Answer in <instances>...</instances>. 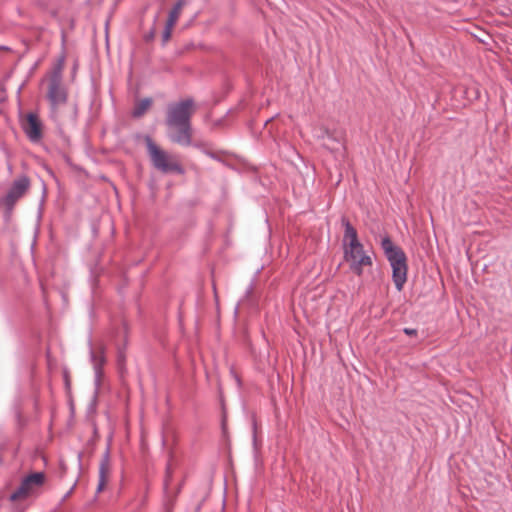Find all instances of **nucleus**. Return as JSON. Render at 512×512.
Returning <instances> with one entry per match:
<instances>
[{"label":"nucleus","mask_w":512,"mask_h":512,"mask_svg":"<svg viewBox=\"0 0 512 512\" xmlns=\"http://www.w3.org/2000/svg\"><path fill=\"white\" fill-rule=\"evenodd\" d=\"M169 478H170V466L168 465L167 469H166V479H165V483H164L165 489L168 488Z\"/></svg>","instance_id":"18"},{"label":"nucleus","mask_w":512,"mask_h":512,"mask_svg":"<svg viewBox=\"0 0 512 512\" xmlns=\"http://www.w3.org/2000/svg\"><path fill=\"white\" fill-rule=\"evenodd\" d=\"M43 480L44 476L42 473H34L29 475L22 481L19 488L11 494L10 499L12 501H15L17 499L27 496L32 487L42 484Z\"/></svg>","instance_id":"9"},{"label":"nucleus","mask_w":512,"mask_h":512,"mask_svg":"<svg viewBox=\"0 0 512 512\" xmlns=\"http://www.w3.org/2000/svg\"><path fill=\"white\" fill-rule=\"evenodd\" d=\"M61 74L59 71L53 73L49 80L47 97L51 104L54 117H57L58 110L67 102V92L62 85Z\"/></svg>","instance_id":"5"},{"label":"nucleus","mask_w":512,"mask_h":512,"mask_svg":"<svg viewBox=\"0 0 512 512\" xmlns=\"http://www.w3.org/2000/svg\"><path fill=\"white\" fill-rule=\"evenodd\" d=\"M22 86L18 88V94L21 92Z\"/></svg>","instance_id":"19"},{"label":"nucleus","mask_w":512,"mask_h":512,"mask_svg":"<svg viewBox=\"0 0 512 512\" xmlns=\"http://www.w3.org/2000/svg\"><path fill=\"white\" fill-rule=\"evenodd\" d=\"M29 184V179L26 176L16 179L3 199L4 204L11 208L15 202L25 194L29 188Z\"/></svg>","instance_id":"8"},{"label":"nucleus","mask_w":512,"mask_h":512,"mask_svg":"<svg viewBox=\"0 0 512 512\" xmlns=\"http://www.w3.org/2000/svg\"><path fill=\"white\" fill-rule=\"evenodd\" d=\"M194 101L190 98L172 103L167 108L166 124L171 130V141L189 146L192 142L190 119L194 113Z\"/></svg>","instance_id":"1"},{"label":"nucleus","mask_w":512,"mask_h":512,"mask_svg":"<svg viewBox=\"0 0 512 512\" xmlns=\"http://www.w3.org/2000/svg\"><path fill=\"white\" fill-rule=\"evenodd\" d=\"M7 100V92L3 84H0V113L2 112V106Z\"/></svg>","instance_id":"14"},{"label":"nucleus","mask_w":512,"mask_h":512,"mask_svg":"<svg viewBox=\"0 0 512 512\" xmlns=\"http://www.w3.org/2000/svg\"><path fill=\"white\" fill-rule=\"evenodd\" d=\"M109 472H110L109 456H108V452H107L104 455V457L100 463V467H99V483L97 486L98 493L104 489V487L108 481Z\"/></svg>","instance_id":"11"},{"label":"nucleus","mask_w":512,"mask_h":512,"mask_svg":"<svg viewBox=\"0 0 512 512\" xmlns=\"http://www.w3.org/2000/svg\"><path fill=\"white\" fill-rule=\"evenodd\" d=\"M343 225L345 227L343 236L344 258L351 271L361 276L365 267L372 266V258L364 250L362 243L358 240L357 231L349 221L343 219Z\"/></svg>","instance_id":"2"},{"label":"nucleus","mask_w":512,"mask_h":512,"mask_svg":"<svg viewBox=\"0 0 512 512\" xmlns=\"http://www.w3.org/2000/svg\"><path fill=\"white\" fill-rule=\"evenodd\" d=\"M22 128L31 142L37 143L42 138V123L35 113L27 114L22 122Z\"/></svg>","instance_id":"7"},{"label":"nucleus","mask_w":512,"mask_h":512,"mask_svg":"<svg viewBox=\"0 0 512 512\" xmlns=\"http://www.w3.org/2000/svg\"><path fill=\"white\" fill-rule=\"evenodd\" d=\"M381 248L392 268V279L398 291L403 289L407 281V258L404 251L396 246L390 237L385 236L381 239Z\"/></svg>","instance_id":"3"},{"label":"nucleus","mask_w":512,"mask_h":512,"mask_svg":"<svg viewBox=\"0 0 512 512\" xmlns=\"http://www.w3.org/2000/svg\"><path fill=\"white\" fill-rule=\"evenodd\" d=\"M174 26H169V24L166 23L165 29L163 31V41L166 42L170 39L172 29Z\"/></svg>","instance_id":"15"},{"label":"nucleus","mask_w":512,"mask_h":512,"mask_svg":"<svg viewBox=\"0 0 512 512\" xmlns=\"http://www.w3.org/2000/svg\"><path fill=\"white\" fill-rule=\"evenodd\" d=\"M320 130L325 134L324 147L330 150L337 161H342L346 157V147L344 144V131L340 129L330 130L321 127Z\"/></svg>","instance_id":"6"},{"label":"nucleus","mask_w":512,"mask_h":512,"mask_svg":"<svg viewBox=\"0 0 512 512\" xmlns=\"http://www.w3.org/2000/svg\"><path fill=\"white\" fill-rule=\"evenodd\" d=\"M403 332L408 336H415L417 334V330L413 328H404Z\"/></svg>","instance_id":"17"},{"label":"nucleus","mask_w":512,"mask_h":512,"mask_svg":"<svg viewBox=\"0 0 512 512\" xmlns=\"http://www.w3.org/2000/svg\"><path fill=\"white\" fill-rule=\"evenodd\" d=\"M186 4L185 0H178L176 2V4L174 5V7L172 8V10L169 12V15H168V19H167V24H169V26H174L181 14V10L182 8L184 7V5Z\"/></svg>","instance_id":"12"},{"label":"nucleus","mask_w":512,"mask_h":512,"mask_svg":"<svg viewBox=\"0 0 512 512\" xmlns=\"http://www.w3.org/2000/svg\"><path fill=\"white\" fill-rule=\"evenodd\" d=\"M90 358H91L94 373H95V385H96V387H99L101 376H102V366L104 365V363L106 361L105 355H104V348L99 347V349L97 351H95L93 348H91Z\"/></svg>","instance_id":"10"},{"label":"nucleus","mask_w":512,"mask_h":512,"mask_svg":"<svg viewBox=\"0 0 512 512\" xmlns=\"http://www.w3.org/2000/svg\"><path fill=\"white\" fill-rule=\"evenodd\" d=\"M146 146L150 160L155 169L165 174H184V168L175 155L159 148L149 137L146 139Z\"/></svg>","instance_id":"4"},{"label":"nucleus","mask_w":512,"mask_h":512,"mask_svg":"<svg viewBox=\"0 0 512 512\" xmlns=\"http://www.w3.org/2000/svg\"><path fill=\"white\" fill-rule=\"evenodd\" d=\"M151 105H152L151 98H144V99L138 101L135 104L132 115L135 118H139V117L143 116L146 113V111L151 107Z\"/></svg>","instance_id":"13"},{"label":"nucleus","mask_w":512,"mask_h":512,"mask_svg":"<svg viewBox=\"0 0 512 512\" xmlns=\"http://www.w3.org/2000/svg\"><path fill=\"white\" fill-rule=\"evenodd\" d=\"M322 126H319V127H315L313 129V135L315 138L319 139V140H325V134H323V132L320 130Z\"/></svg>","instance_id":"16"}]
</instances>
